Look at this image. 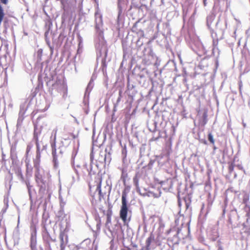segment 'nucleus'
<instances>
[{
    "label": "nucleus",
    "instance_id": "obj_13",
    "mask_svg": "<svg viewBox=\"0 0 250 250\" xmlns=\"http://www.w3.org/2000/svg\"><path fill=\"white\" fill-rule=\"evenodd\" d=\"M143 38L144 37H137L135 41V42L136 44V48L137 49V53L139 55V57L143 58V56L142 54V51H143L144 48L146 47H149L147 45H144L143 42ZM135 39V38H134Z\"/></svg>",
    "mask_w": 250,
    "mask_h": 250
},
{
    "label": "nucleus",
    "instance_id": "obj_61",
    "mask_svg": "<svg viewBox=\"0 0 250 250\" xmlns=\"http://www.w3.org/2000/svg\"><path fill=\"white\" fill-rule=\"evenodd\" d=\"M111 147H112V146L111 145L107 146V147L105 149L104 153H103V154H107L109 152H111Z\"/></svg>",
    "mask_w": 250,
    "mask_h": 250
},
{
    "label": "nucleus",
    "instance_id": "obj_8",
    "mask_svg": "<svg viewBox=\"0 0 250 250\" xmlns=\"http://www.w3.org/2000/svg\"><path fill=\"white\" fill-rule=\"evenodd\" d=\"M35 180L41 190H45L46 181L42 178V175L40 172V165L38 162H34Z\"/></svg>",
    "mask_w": 250,
    "mask_h": 250
},
{
    "label": "nucleus",
    "instance_id": "obj_51",
    "mask_svg": "<svg viewBox=\"0 0 250 250\" xmlns=\"http://www.w3.org/2000/svg\"><path fill=\"white\" fill-rule=\"evenodd\" d=\"M234 163H230L229 164L228 170L229 174H231L234 170Z\"/></svg>",
    "mask_w": 250,
    "mask_h": 250
},
{
    "label": "nucleus",
    "instance_id": "obj_54",
    "mask_svg": "<svg viewBox=\"0 0 250 250\" xmlns=\"http://www.w3.org/2000/svg\"><path fill=\"white\" fill-rule=\"evenodd\" d=\"M238 86H239V94L241 97L242 98V87H243V83L242 81H240L238 82Z\"/></svg>",
    "mask_w": 250,
    "mask_h": 250
},
{
    "label": "nucleus",
    "instance_id": "obj_33",
    "mask_svg": "<svg viewBox=\"0 0 250 250\" xmlns=\"http://www.w3.org/2000/svg\"><path fill=\"white\" fill-rule=\"evenodd\" d=\"M122 98V91L121 90H120L119 91V95L116 100V102L114 103V107L113 109V115L114 114V112L117 111V107L119 103L121 102V99Z\"/></svg>",
    "mask_w": 250,
    "mask_h": 250
},
{
    "label": "nucleus",
    "instance_id": "obj_44",
    "mask_svg": "<svg viewBox=\"0 0 250 250\" xmlns=\"http://www.w3.org/2000/svg\"><path fill=\"white\" fill-rule=\"evenodd\" d=\"M245 210L246 212V216L250 219V206L248 205H246L245 206Z\"/></svg>",
    "mask_w": 250,
    "mask_h": 250
},
{
    "label": "nucleus",
    "instance_id": "obj_26",
    "mask_svg": "<svg viewBox=\"0 0 250 250\" xmlns=\"http://www.w3.org/2000/svg\"><path fill=\"white\" fill-rule=\"evenodd\" d=\"M216 15L213 12H211L206 18L207 26L208 29H211V25L215 18Z\"/></svg>",
    "mask_w": 250,
    "mask_h": 250
},
{
    "label": "nucleus",
    "instance_id": "obj_58",
    "mask_svg": "<svg viewBox=\"0 0 250 250\" xmlns=\"http://www.w3.org/2000/svg\"><path fill=\"white\" fill-rule=\"evenodd\" d=\"M144 190H145V192H143V193L142 194V196L143 197H146V196L150 197L151 194L152 193V191H148V192H146V189L145 188Z\"/></svg>",
    "mask_w": 250,
    "mask_h": 250
},
{
    "label": "nucleus",
    "instance_id": "obj_62",
    "mask_svg": "<svg viewBox=\"0 0 250 250\" xmlns=\"http://www.w3.org/2000/svg\"><path fill=\"white\" fill-rule=\"evenodd\" d=\"M95 135V128L93 129V133H92V140H93V146H97V141H94V137Z\"/></svg>",
    "mask_w": 250,
    "mask_h": 250
},
{
    "label": "nucleus",
    "instance_id": "obj_28",
    "mask_svg": "<svg viewBox=\"0 0 250 250\" xmlns=\"http://www.w3.org/2000/svg\"><path fill=\"white\" fill-rule=\"evenodd\" d=\"M65 216L66 214L64 213L63 207L61 206L59 210H58L56 213V217L58 218V220L62 221Z\"/></svg>",
    "mask_w": 250,
    "mask_h": 250
},
{
    "label": "nucleus",
    "instance_id": "obj_12",
    "mask_svg": "<svg viewBox=\"0 0 250 250\" xmlns=\"http://www.w3.org/2000/svg\"><path fill=\"white\" fill-rule=\"evenodd\" d=\"M68 231V229H67V223H66L65 228L63 231L61 230L59 235V239L60 241V250H64L65 246L68 243V235L66 234V231Z\"/></svg>",
    "mask_w": 250,
    "mask_h": 250
},
{
    "label": "nucleus",
    "instance_id": "obj_63",
    "mask_svg": "<svg viewBox=\"0 0 250 250\" xmlns=\"http://www.w3.org/2000/svg\"><path fill=\"white\" fill-rule=\"evenodd\" d=\"M249 197L248 196L245 195L244 196L243 199V203L246 205H248L247 202L249 201Z\"/></svg>",
    "mask_w": 250,
    "mask_h": 250
},
{
    "label": "nucleus",
    "instance_id": "obj_29",
    "mask_svg": "<svg viewBox=\"0 0 250 250\" xmlns=\"http://www.w3.org/2000/svg\"><path fill=\"white\" fill-rule=\"evenodd\" d=\"M78 149V148L77 149ZM78 153V150H74L72 156H71V165L73 167L74 170L75 172V173L77 174L78 178H79V171L76 168L75 166H74V160L76 156L77 155V154Z\"/></svg>",
    "mask_w": 250,
    "mask_h": 250
},
{
    "label": "nucleus",
    "instance_id": "obj_25",
    "mask_svg": "<svg viewBox=\"0 0 250 250\" xmlns=\"http://www.w3.org/2000/svg\"><path fill=\"white\" fill-rule=\"evenodd\" d=\"M147 72L148 71L146 68H143L141 70V72L137 75L138 81L140 84H144L146 81V77L143 72L147 73Z\"/></svg>",
    "mask_w": 250,
    "mask_h": 250
},
{
    "label": "nucleus",
    "instance_id": "obj_2",
    "mask_svg": "<svg viewBox=\"0 0 250 250\" xmlns=\"http://www.w3.org/2000/svg\"><path fill=\"white\" fill-rule=\"evenodd\" d=\"M227 21H221L220 17L218 18L217 21L215 24V29L214 30L212 28L209 29L211 37L213 39V48L212 53L215 57V64L216 67L219 65L218 58L220 55V51L217 47L218 41L224 38V32L227 28Z\"/></svg>",
    "mask_w": 250,
    "mask_h": 250
},
{
    "label": "nucleus",
    "instance_id": "obj_60",
    "mask_svg": "<svg viewBox=\"0 0 250 250\" xmlns=\"http://www.w3.org/2000/svg\"><path fill=\"white\" fill-rule=\"evenodd\" d=\"M56 238L51 236L50 238V248L55 245Z\"/></svg>",
    "mask_w": 250,
    "mask_h": 250
},
{
    "label": "nucleus",
    "instance_id": "obj_23",
    "mask_svg": "<svg viewBox=\"0 0 250 250\" xmlns=\"http://www.w3.org/2000/svg\"><path fill=\"white\" fill-rule=\"evenodd\" d=\"M175 230L176 233L174 234L172 237L168 238V240L171 241L173 245H178L181 240V238L179 237V235L182 229L181 228H177Z\"/></svg>",
    "mask_w": 250,
    "mask_h": 250
},
{
    "label": "nucleus",
    "instance_id": "obj_53",
    "mask_svg": "<svg viewBox=\"0 0 250 250\" xmlns=\"http://www.w3.org/2000/svg\"><path fill=\"white\" fill-rule=\"evenodd\" d=\"M36 146V157L37 159H40L41 157V151H40V144H38V146Z\"/></svg>",
    "mask_w": 250,
    "mask_h": 250
},
{
    "label": "nucleus",
    "instance_id": "obj_7",
    "mask_svg": "<svg viewBox=\"0 0 250 250\" xmlns=\"http://www.w3.org/2000/svg\"><path fill=\"white\" fill-rule=\"evenodd\" d=\"M143 56L142 63L145 65L153 64L156 68L160 65L161 60L155 55L151 47H146L142 51Z\"/></svg>",
    "mask_w": 250,
    "mask_h": 250
},
{
    "label": "nucleus",
    "instance_id": "obj_35",
    "mask_svg": "<svg viewBox=\"0 0 250 250\" xmlns=\"http://www.w3.org/2000/svg\"><path fill=\"white\" fill-rule=\"evenodd\" d=\"M101 185H102V179L97 183L96 191H98V194L99 196V200H101V199L104 197V194L102 192L101 189Z\"/></svg>",
    "mask_w": 250,
    "mask_h": 250
},
{
    "label": "nucleus",
    "instance_id": "obj_24",
    "mask_svg": "<svg viewBox=\"0 0 250 250\" xmlns=\"http://www.w3.org/2000/svg\"><path fill=\"white\" fill-rule=\"evenodd\" d=\"M137 93V91L135 88V86L131 84L130 85L129 83L127 84V94L129 98L132 100H133L134 97Z\"/></svg>",
    "mask_w": 250,
    "mask_h": 250
},
{
    "label": "nucleus",
    "instance_id": "obj_9",
    "mask_svg": "<svg viewBox=\"0 0 250 250\" xmlns=\"http://www.w3.org/2000/svg\"><path fill=\"white\" fill-rule=\"evenodd\" d=\"M37 231L36 225L32 222L30 224V247L31 250H37Z\"/></svg>",
    "mask_w": 250,
    "mask_h": 250
},
{
    "label": "nucleus",
    "instance_id": "obj_59",
    "mask_svg": "<svg viewBox=\"0 0 250 250\" xmlns=\"http://www.w3.org/2000/svg\"><path fill=\"white\" fill-rule=\"evenodd\" d=\"M229 192H235L236 193L237 192L234 190L233 187H229L225 191V194H227Z\"/></svg>",
    "mask_w": 250,
    "mask_h": 250
},
{
    "label": "nucleus",
    "instance_id": "obj_64",
    "mask_svg": "<svg viewBox=\"0 0 250 250\" xmlns=\"http://www.w3.org/2000/svg\"><path fill=\"white\" fill-rule=\"evenodd\" d=\"M112 214V211L111 207H109V208H108V210H107L106 216L107 217H109V216L111 217Z\"/></svg>",
    "mask_w": 250,
    "mask_h": 250
},
{
    "label": "nucleus",
    "instance_id": "obj_19",
    "mask_svg": "<svg viewBox=\"0 0 250 250\" xmlns=\"http://www.w3.org/2000/svg\"><path fill=\"white\" fill-rule=\"evenodd\" d=\"M44 21L45 22L44 28L45 30L44 34L48 35L50 32L52 34V28L53 26L52 19L50 17H48L47 18H45Z\"/></svg>",
    "mask_w": 250,
    "mask_h": 250
},
{
    "label": "nucleus",
    "instance_id": "obj_5",
    "mask_svg": "<svg viewBox=\"0 0 250 250\" xmlns=\"http://www.w3.org/2000/svg\"><path fill=\"white\" fill-rule=\"evenodd\" d=\"M125 188L122 192V205L120 210V217L124 223V226H128L129 222L130 221L131 217L127 218L128 212L131 213V211L129 210L130 205H128L127 200V194L129 192L131 187L127 185L126 183L124 184Z\"/></svg>",
    "mask_w": 250,
    "mask_h": 250
},
{
    "label": "nucleus",
    "instance_id": "obj_42",
    "mask_svg": "<svg viewBox=\"0 0 250 250\" xmlns=\"http://www.w3.org/2000/svg\"><path fill=\"white\" fill-rule=\"evenodd\" d=\"M95 220L97 221V224H96V227L97 229L100 230V227H101V219L100 217L98 214V213H97L95 215Z\"/></svg>",
    "mask_w": 250,
    "mask_h": 250
},
{
    "label": "nucleus",
    "instance_id": "obj_52",
    "mask_svg": "<svg viewBox=\"0 0 250 250\" xmlns=\"http://www.w3.org/2000/svg\"><path fill=\"white\" fill-rule=\"evenodd\" d=\"M127 173H125L124 172V170H123L121 179L122 180L124 184H125V183H126V178L127 177Z\"/></svg>",
    "mask_w": 250,
    "mask_h": 250
},
{
    "label": "nucleus",
    "instance_id": "obj_17",
    "mask_svg": "<svg viewBox=\"0 0 250 250\" xmlns=\"http://www.w3.org/2000/svg\"><path fill=\"white\" fill-rule=\"evenodd\" d=\"M43 129V125H39L37 124H34V132L33 140L35 142L36 146L39 144V136L41 135Z\"/></svg>",
    "mask_w": 250,
    "mask_h": 250
},
{
    "label": "nucleus",
    "instance_id": "obj_57",
    "mask_svg": "<svg viewBox=\"0 0 250 250\" xmlns=\"http://www.w3.org/2000/svg\"><path fill=\"white\" fill-rule=\"evenodd\" d=\"M87 241H88L89 242V240H88L87 239H85L83 242H82L81 243L79 244V245H72V246L74 247V248H76V250H79L81 248H82V244L85 242Z\"/></svg>",
    "mask_w": 250,
    "mask_h": 250
},
{
    "label": "nucleus",
    "instance_id": "obj_22",
    "mask_svg": "<svg viewBox=\"0 0 250 250\" xmlns=\"http://www.w3.org/2000/svg\"><path fill=\"white\" fill-rule=\"evenodd\" d=\"M208 112L207 109H204L202 115L199 117V124L202 127H204L208 123Z\"/></svg>",
    "mask_w": 250,
    "mask_h": 250
},
{
    "label": "nucleus",
    "instance_id": "obj_31",
    "mask_svg": "<svg viewBox=\"0 0 250 250\" xmlns=\"http://www.w3.org/2000/svg\"><path fill=\"white\" fill-rule=\"evenodd\" d=\"M102 161H104V166L105 165H109L111 160V153L109 152L107 154H104L102 155Z\"/></svg>",
    "mask_w": 250,
    "mask_h": 250
},
{
    "label": "nucleus",
    "instance_id": "obj_40",
    "mask_svg": "<svg viewBox=\"0 0 250 250\" xmlns=\"http://www.w3.org/2000/svg\"><path fill=\"white\" fill-rule=\"evenodd\" d=\"M126 155H127V150L126 148L125 145V147L122 149V156L123 162L124 163H125V161H126Z\"/></svg>",
    "mask_w": 250,
    "mask_h": 250
},
{
    "label": "nucleus",
    "instance_id": "obj_15",
    "mask_svg": "<svg viewBox=\"0 0 250 250\" xmlns=\"http://www.w3.org/2000/svg\"><path fill=\"white\" fill-rule=\"evenodd\" d=\"M61 29H65L66 24L69 22L71 20V15L68 10L64 9L61 17Z\"/></svg>",
    "mask_w": 250,
    "mask_h": 250
},
{
    "label": "nucleus",
    "instance_id": "obj_49",
    "mask_svg": "<svg viewBox=\"0 0 250 250\" xmlns=\"http://www.w3.org/2000/svg\"><path fill=\"white\" fill-rule=\"evenodd\" d=\"M229 216L231 217L232 218L236 216H238L237 209L236 208H234L233 209L231 210Z\"/></svg>",
    "mask_w": 250,
    "mask_h": 250
},
{
    "label": "nucleus",
    "instance_id": "obj_3",
    "mask_svg": "<svg viewBox=\"0 0 250 250\" xmlns=\"http://www.w3.org/2000/svg\"><path fill=\"white\" fill-rule=\"evenodd\" d=\"M48 93L52 96H56L59 93L62 94L65 98L67 94V86L62 76H52L51 79L46 82Z\"/></svg>",
    "mask_w": 250,
    "mask_h": 250
},
{
    "label": "nucleus",
    "instance_id": "obj_27",
    "mask_svg": "<svg viewBox=\"0 0 250 250\" xmlns=\"http://www.w3.org/2000/svg\"><path fill=\"white\" fill-rule=\"evenodd\" d=\"M128 2V0H117L118 12L123 13Z\"/></svg>",
    "mask_w": 250,
    "mask_h": 250
},
{
    "label": "nucleus",
    "instance_id": "obj_48",
    "mask_svg": "<svg viewBox=\"0 0 250 250\" xmlns=\"http://www.w3.org/2000/svg\"><path fill=\"white\" fill-rule=\"evenodd\" d=\"M89 97V96H88V94L85 95V94L84 93L83 100V103L84 104V105H85V106H88Z\"/></svg>",
    "mask_w": 250,
    "mask_h": 250
},
{
    "label": "nucleus",
    "instance_id": "obj_39",
    "mask_svg": "<svg viewBox=\"0 0 250 250\" xmlns=\"http://www.w3.org/2000/svg\"><path fill=\"white\" fill-rule=\"evenodd\" d=\"M151 84H152V86H151V88L149 89L147 96H151V92L154 91V85H159V83L158 82H157L156 81H154L152 79H151Z\"/></svg>",
    "mask_w": 250,
    "mask_h": 250
},
{
    "label": "nucleus",
    "instance_id": "obj_47",
    "mask_svg": "<svg viewBox=\"0 0 250 250\" xmlns=\"http://www.w3.org/2000/svg\"><path fill=\"white\" fill-rule=\"evenodd\" d=\"M155 162V159H150L149 161L148 164L146 166V167H147L148 169H151L152 168Z\"/></svg>",
    "mask_w": 250,
    "mask_h": 250
},
{
    "label": "nucleus",
    "instance_id": "obj_4",
    "mask_svg": "<svg viewBox=\"0 0 250 250\" xmlns=\"http://www.w3.org/2000/svg\"><path fill=\"white\" fill-rule=\"evenodd\" d=\"M42 88L43 82L39 79V83L37 87L34 89H32L28 97L23 100V102L21 103L20 105L19 117L17 122V128L21 125L24 118L27 116V115H25V114L27 109L30 108L32 100L36 96L39 89Z\"/></svg>",
    "mask_w": 250,
    "mask_h": 250
},
{
    "label": "nucleus",
    "instance_id": "obj_32",
    "mask_svg": "<svg viewBox=\"0 0 250 250\" xmlns=\"http://www.w3.org/2000/svg\"><path fill=\"white\" fill-rule=\"evenodd\" d=\"M94 80L92 78H91L90 80L89 83H88V84L86 87L85 91V95L88 94V96H89L90 93L91 91L92 90L93 86H94Z\"/></svg>",
    "mask_w": 250,
    "mask_h": 250
},
{
    "label": "nucleus",
    "instance_id": "obj_45",
    "mask_svg": "<svg viewBox=\"0 0 250 250\" xmlns=\"http://www.w3.org/2000/svg\"><path fill=\"white\" fill-rule=\"evenodd\" d=\"M158 193H154V192L152 191V193L151 194V196L153 197L154 198H159L161 196V191L160 188L158 189Z\"/></svg>",
    "mask_w": 250,
    "mask_h": 250
},
{
    "label": "nucleus",
    "instance_id": "obj_16",
    "mask_svg": "<svg viewBox=\"0 0 250 250\" xmlns=\"http://www.w3.org/2000/svg\"><path fill=\"white\" fill-rule=\"evenodd\" d=\"M42 238L45 248L43 249L42 247H40L41 250H52L50 248V238L51 236L49 233L45 229L42 234Z\"/></svg>",
    "mask_w": 250,
    "mask_h": 250
},
{
    "label": "nucleus",
    "instance_id": "obj_34",
    "mask_svg": "<svg viewBox=\"0 0 250 250\" xmlns=\"http://www.w3.org/2000/svg\"><path fill=\"white\" fill-rule=\"evenodd\" d=\"M183 200L185 203L186 209L187 210L190 207L191 203V196L188 195L183 198Z\"/></svg>",
    "mask_w": 250,
    "mask_h": 250
},
{
    "label": "nucleus",
    "instance_id": "obj_50",
    "mask_svg": "<svg viewBox=\"0 0 250 250\" xmlns=\"http://www.w3.org/2000/svg\"><path fill=\"white\" fill-rule=\"evenodd\" d=\"M111 223V217H107L106 216V221L105 223V228L106 230L107 229L109 228H110L109 224Z\"/></svg>",
    "mask_w": 250,
    "mask_h": 250
},
{
    "label": "nucleus",
    "instance_id": "obj_37",
    "mask_svg": "<svg viewBox=\"0 0 250 250\" xmlns=\"http://www.w3.org/2000/svg\"><path fill=\"white\" fill-rule=\"evenodd\" d=\"M228 198L227 194H225V198L224 201V204L222 206V216H225V213H226V208L227 207L228 203Z\"/></svg>",
    "mask_w": 250,
    "mask_h": 250
},
{
    "label": "nucleus",
    "instance_id": "obj_41",
    "mask_svg": "<svg viewBox=\"0 0 250 250\" xmlns=\"http://www.w3.org/2000/svg\"><path fill=\"white\" fill-rule=\"evenodd\" d=\"M207 138H208V141L209 142V143L211 144H212L213 145H214L215 140L214 139L213 135H212L211 131L208 132V134Z\"/></svg>",
    "mask_w": 250,
    "mask_h": 250
},
{
    "label": "nucleus",
    "instance_id": "obj_56",
    "mask_svg": "<svg viewBox=\"0 0 250 250\" xmlns=\"http://www.w3.org/2000/svg\"><path fill=\"white\" fill-rule=\"evenodd\" d=\"M42 54V49H39L37 52V59L38 61L41 60Z\"/></svg>",
    "mask_w": 250,
    "mask_h": 250
},
{
    "label": "nucleus",
    "instance_id": "obj_21",
    "mask_svg": "<svg viewBox=\"0 0 250 250\" xmlns=\"http://www.w3.org/2000/svg\"><path fill=\"white\" fill-rule=\"evenodd\" d=\"M52 147V154L53 157V163L54 166L55 168L58 166L59 162L58 161L57 155V149L56 147V135L54 137V141L51 144Z\"/></svg>",
    "mask_w": 250,
    "mask_h": 250
},
{
    "label": "nucleus",
    "instance_id": "obj_10",
    "mask_svg": "<svg viewBox=\"0 0 250 250\" xmlns=\"http://www.w3.org/2000/svg\"><path fill=\"white\" fill-rule=\"evenodd\" d=\"M62 31L59 34V36L57 38L55 39L54 35H53L52 42L53 45H55L56 49L59 48L62 45L64 40L65 39L68 40V38L66 37V32L65 31V29H61Z\"/></svg>",
    "mask_w": 250,
    "mask_h": 250
},
{
    "label": "nucleus",
    "instance_id": "obj_55",
    "mask_svg": "<svg viewBox=\"0 0 250 250\" xmlns=\"http://www.w3.org/2000/svg\"><path fill=\"white\" fill-rule=\"evenodd\" d=\"M133 184H134V186H135V187H139V179L136 175L133 177Z\"/></svg>",
    "mask_w": 250,
    "mask_h": 250
},
{
    "label": "nucleus",
    "instance_id": "obj_18",
    "mask_svg": "<svg viewBox=\"0 0 250 250\" xmlns=\"http://www.w3.org/2000/svg\"><path fill=\"white\" fill-rule=\"evenodd\" d=\"M124 26V15L123 13L118 12V16L116 20V23L115 24L116 30L118 32V35L120 34L121 29Z\"/></svg>",
    "mask_w": 250,
    "mask_h": 250
},
{
    "label": "nucleus",
    "instance_id": "obj_1",
    "mask_svg": "<svg viewBox=\"0 0 250 250\" xmlns=\"http://www.w3.org/2000/svg\"><path fill=\"white\" fill-rule=\"evenodd\" d=\"M95 23L96 34L94 43L96 51V61L98 64L99 60L101 58V69L104 74L106 72V60L107 58L108 48L104 35L103 16L98 10L95 13Z\"/></svg>",
    "mask_w": 250,
    "mask_h": 250
},
{
    "label": "nucleus",
    "instance_id": "obj_30",
    "mask_svg": "<svg viewBox=\"0 0 250 250\" xmlns=\"http://www.w3.org/2000/svg\"><path fill=\"white\" fill-rule=\"evenodd\" d=\"M133 1L134 0H132L131 5L130 6V10L132 8H135L136 9H138L139 12H140L141 11H143V8L144 7L146 8V6L145 5H140L139 4L137 3L136 2H134Z\"/></svg>",
    "mask_w": 250,
    "mask_h": 250
},
{
    "label": "nucleus",
    "instance_id": "obj_6",
    "mask_svg": "<svg viewBox=\"0 0 250 250\" xmlns=\"http://www.w3.org/2000/svg\"><path fill=\"white\" fill-rule=\"evenodd\" d=\"M106 235L111 238L110 241V247H112L114 240L118 241L120 240L124 239V232L123 226L121 223L117 222L111 228H109L104 230Z\"/></svg>",
    "mask_w": 250,
    "mask_h": 250
},
{
    "label": "nucleus",
    "instance_id": "obj_43",
    "mask_svg": "<svg viewBox=\"0 0 250 250\" xmlns=\"http://www.w3.org/2000/svg\"><path fill=\"white\" fill-rule=\"evenodd\" d=\"M242 226L246 230H250V219L249 218H247L246 221L243 223Z\"/></svg>",
    "mask_w": 250,
    "mask_h": 250
},
{
    "label": "nucleus",
    "instance_id": "obj_38",
    "mask_svg": "<svg viewBox=\"0 0 250 250\" xmlns=\"http://www.w3.org/2000/svg\"><path fill=\"white\" fill-rule=\"evenodd\" d=\"M154 235L152 233H151L148 237L146 240V245L150 247L151 243L154 240Z\"/></svg>",
    "mask_w": 250,
    "mask_h": 250
},
{
    "label": "nucleus",
    "instance_id": "obj_20",
    "mask_svg": "<svg viewBox=\"0 0 250 250\" xmlns=\"http://www.w3.org/2000/svg\"><path fill=\"white\" fill-rule=\"evenodd\" d=\"M140 21L135 22L131 28V31L137 34V37H144L145 36L144 31L139 27Z\"/></svg>",
    "mask_w": 250,
    "mask_h": 250
},
{
    "label": "nucleus",
    "instance_id": "obj_46",
    "mask_svg": "<svg viewBox=\"0 0 250 250\" xmlns=\"http://www.w3.org/2000/svg\"><path fill=\"white\" fill-rule=\"evenodd\" d=\"M94 158V155L93 153V150L91 151L90 154V171L92 170V164L93 162Z\"/></svg>",
    "mask_w": 250,
    "mask_h": 250
},
{
    "label": "nucleus",
    "instance_id": "obj_36",
    "mask_svg": "<svg viewBox=\"0 0 250 250\" xmlns=\"http://www.w3.org/2000/svg\"><path fill=\"white\" fill-rule=\"evenodd\" d=\"M48 35L44 34L45 41V42H46L47 45L49 47L51 52L52 53L54 47H55V45H53V42H52V45L51 44V42L49 41V38H48Z\"/></svg>",
    "mask_w": 250,
    "mask_h": 250
},
{
    "label": "nucleus",
    "instance_id": "obj_11",
    "mask_svg": "<svg viewBox=\"0 0 250 250\" xmlns=\"http://www.w3.org/2000/svg\"><path fill=\"white\" fill-rule=\"evenodd\" d=\"M17 177L18 179L22 183L26 185L30 199H31V188L32 186L30 184L29 178L26 177L25 178H24L21 168L17 167Z\"/></svg>",
    "mask_w": 250,
    "mask_h": 250
},
{
    "label": "nucleus",
    "instance_id": "obj_14",
    "mask_svg": "<svg viewBox=\"0 0 250 250\" xmlns=\"http://www.w3.org/2000/svg\"><path fill=\"white\" fill-rule=\"evenodd\" d=\"M127 38L124 39L122 41V45L123 50V57L126 59L131 55V48L130 45L127 43Z\"/></svg>",
    "mask_w": 250,
    "mask_h": 250
}]
</instances>
